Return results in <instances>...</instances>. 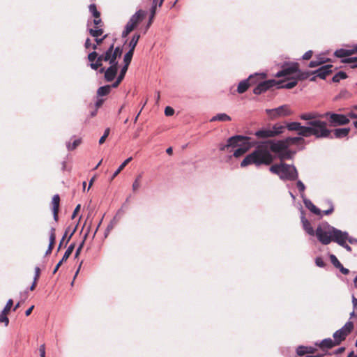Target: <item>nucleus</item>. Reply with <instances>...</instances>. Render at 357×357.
<instances>
[{"label": "nucleus", "instance_id": "obj_11", "mask_svg": "<svg viewBox=\"0 0 357 357\" xmlns=\"http://www.w3.org/2000/svg\"><path fill=\"white\" fill-rule=\"evenodd\" d=\"M298 67L299 64L296 62L284 63L282 66V69L278 72L275 77H281L291 75L298 71Z\"/></svg>", "mask_w": 357, "mask_h": 357}, {"label": "nucleus", "instance_id": "obj_14", "mask_svg": "<svg viewBox=\"0 0 357 357\" xmlns=\"http://www.w3.org/2000/svg\"><path fill=\"white\" fill-rule=\"evenodd\" d=\"M110 66L105 70L104 68L99 70L100 73H104V77L107 82H112L116 77L118 72V65L110 63Z\"/></svg>", "mask_w": 357, "mask_h": 357}, {"label": "nucleus", "instance_id": "obj_12", "mask_svg": "<svg viewBox=\"0 0 357 357\" xmlns=\"http://www.w3.org/2000/svg\"><path fill=\"white\" fill-rule=\"evenodd\" d=\"M269 116L271 118H278L280 116H287L291 115L293 112L290 109V107L287 105H283L278 107V108L270 109L267 111Z\"/></svg>", "mask_w": 357, "mask_h": 357}, {"label": "nucleus", "instance_id": "obj_6", "mask_svg": "<svg viewBox=\"0 0 357 357\" xmlns=\"http://www.w3.org/2000/svg\"><path fill=\"white\" fill-rule=\"evenodd\" d=\"M324 117L328 118V126L331 127H337L340 126L347 125L350 120L344 114H336L333 112H326Z\"/></svg>", "mask_w": 357, "mask_h": 357}, {"label": "nucleus", "instance_id": "obj_10", "mask_svg": "<svg viewBox=\"0 0 357 357\" xmlns=\"http://www.w3.org/2000/svg\"><path fill=\"white\" fill-rule=\"evenodd\" d=\"M249 139H250V137H244L242 135L233 136L228 139L226 144H220V150L225 151V150L229 149V147L237 146L239 144V143L245 144V142L248 141Z\"/></svg>", "mask_w": 357, "mask_h": 357}, {"label": "nucleus", "instance_id": "obj_51", "mask_svg": "<svg viewBox=\"0 0 357 357\" xmlns=\"http://www.w3.org/2000/svg\"><path fill=\"white\" fill-rule=\"evenodd\" d=\"M55 229L54 228H51L50 229V244L51 245H54V241H55Z\"/></svg>", "mask_w": 357, "mask_h": 357}, {"label": "nucleus", "instance_id": "obj_27", "mask_svg": "<svg viewBox=\"0 0 357 357\" xmlns=\"http://www.w3.org/2000/svg\"><path fill=\"white\" fill-rule=\"evenodd\" d=\"M163 1L164 0H160L158 2V0H153V6L151 8V17H150V20H149L148 26H149L152 23L153 19L155 17L156 6H157L158 3V6L160 7L163 3Z\"/></svg>", "mask_w": 357, "mask_h": 357}, {"label": "nucleus", "instance_id": "obj_43", "mask_svg": "<svg viewBox=\"0 0 357 357\" xmlns=\"http://www.w3.org/2000/svg\"><path fill=\"white\" fill-rule=\"evenodd\" d=\"M102 56H99L95 63L91 62V68L98 70L102 66Z\"/></svg>", "mask_w": 357, "mask_h": 357}, {"label": "nucleus", "instance_id": "obj_1", "mask_svg": "<svg viewBox=\"0 0 357 357\" xmlns=\"http://www.w3.org/2000/svg\"><path fill=\"white\" fill-rule=\"evenodd\" d=\"M324 114L317 112L304 113L299 116L302 120L307 121V128H312L317 133L312 134L316 138H331L332 139L331 130L327 127V122L320 120Z\"/></svg>", "mask_w": 357, "mask_h": 357}, {"label": "nucleus", "instance_id": "obj_64", "mask_svg": "<svg viewBox=\"0 0 357 357\" xmlns=\"http://www.w3.org/2000/svg\"><path fill=\"white\" fill-rule=\"evenodd\" d=\"M121 82H122V80L117 78L116 80L110 86H112V88H116L119 86V85L120 84V83Z\"/></svg>", "mask_w": 357, "mask_h": 357}, {"label": "nucleus", "instance_id": "obj_19", "mask_svg": "<svg viewBox=\"0 0 357 357\" xmlns=\"http://www.w3.org/2000/svg\"><path fill=\"white\" fill-rule=\"evenodd\" d=\"M357 53V46L352 49H339L334 52V55L338 58H344Z\"/></svg>", "mask_w": 357, "mask_h": 357}, {"label": "nucleus", "instance_id": "obj_25", "mask_svg": "<svg viewBox=\"0 0 357 357\" xmlns=\"http://www.w3.org/2000/svg\"><path fill=\"white\" fill-rule=\"evenodd\" d=\"M255 135L257 138H268L275 137V133H273L271 129H264L257 131Z\"/></svg>", "mask_w": 357, "mask_h": 357}, {"label": "nucleus", "instance_id": "obj_63", "mask_svg": "<svg viewBox=\"0 0 357 357\" xmlns=\"http://www.w3.org/2000/svg\"><path fill=\"white\" fill-rule=\"evenodd\" d=\"M340 271L343 273L344 275H347L349 273V269L344 268L342 264L338 268Z\"/></svg>", "mask_w": 357, "mask_h": 357}, {"label": "nucleus", "instance_id": "obj_48", "mask_svg": "<svg viewBox=\"0 0 357 357\" xmlns=\"http://www.w3.org/2000/svg\"><path fill=\"white\" fill-rule=\"evenodd\" d=\"M13 301L12 299H9L7 303H6V306L4 307V308L3 309L2 312L6 313V314H8L9 311L10 310L12 306H13Z\"/></svg>", "mask_w": 357, "mask_h": 357}, {"label": "nucleus", "instance_id": "obj_20", "mask_svg": "<svg viewBox=\"0 0 357 357\" xmlns=\"http://www.w3.org/2000/svg\"><path fill=\"white\" fill-rule=\"evenodd\" d=\"M289 82L284 84V81H277L278 84H277V89H291L295 87L297 85V79L294 77H291V79H288Z\"/></svg>", "mask_w": 357, "mask_h": 357}, {"label": "nucleus", "instance_id": "obj_49", "mask_svg": "<svg viewBox=\"0 0 357 357\" xmlns=\"http://www.w3.org/2000/svg\"><path fill=\"white\" fill-rule=\"evenodd\" d=\"M141 183V176H138L136 179L135 180L133 184H132V190L133 191H136L138 190V188L140 186Z\"/></svg>", "mask_w": 357, "mask_h": 357}, {"label": "nucleus", "instance_id": "obj_39", "mask_svg": "<svg viewBox=\"0 0 357 357\" xmlns=\"http://www.w3.org/2000/svg\"><path fill=\"white\" fill-rule=\"evenodd\" d=\"M347 77V74L344 72L340 71L333 76L332 80L333 82H339L341 79H346Z\"/></svg>", "mask_w": 357, "mask_h": 357}, {"label": "nucleus", "instance_id": "obj_3", "mask_svg": "<svg viewBox=\"0 0 357 357\" xmlns=\"http://www.w3.org/2000/svg\"><path fill=\"white\" fill-rule=\"evenodd\" d=\"M314 234L322 244L328 245L331 241L335 242L342 234V231L324 223L317 227Z\"/></svg>", "mask_w": 357, "mask_h": 357}, {"label": "nucleus", "instance_id": "obj_52", "mask_svg": "<svg viewBox=\"0 0 357 357\" xmlns=\"http://www.w3.org/2000/svg\"><path fill=\"white\" fill-rule=\"evenodd\" d=\"M128 69V66H123V67L121 68L120 74L119 75L118 77L119 79L123 80L124 79L125 75Z\"/></svg>", "mask_w": 357, "mask_h": 357}, {"label": "nucleus", "instance_id": "obj_9", "mask_svg": "<svg viewBox=\"0 0 357 357\" xmlns=\"http://www.w3.org/2000/svg\"><path fill=\"white\" fill-rule=\"evenodd\" d=\"M354 329V324L351 321H348L340 330L333 333V338L335 342L339 345L346 337L351 333Z\"/></svg>", "mask_w": 357, "mask_h": 357}, {"label": "nucleus", "instance_id": "obj_41", "mask_svg": "<svg viewBox=\"0 0 357 357\" xmlns=\"http://www.w3.org/2000/svg\"><path fill=\"white\" fill-rule=\"evenodd\" d=\"M248 147H240V148L237 149L236 150H235V151L234 153V156L236 158H238V157L243 155L244 153H245V152L248 151Z\"/></svg>", "mask_w": 357, "mask_h": 357}, {"label": "nucleus", "instance_id": "obj_13", "mask_svg": "<svg viewBox=\"0 0 357 357\" xmlns=\"http://www.w3.org/2000/svg\"><path fill=\"white\" fill-rule=\"evenodd\" d=\"M277 84H278V82H277V80L275 79H268L266 81L260 82L254 89L253 93L256 95H259L270 89L271 88L276 86Z\"/></svg>", "mask_w": 357, "mask_h": 357}, {"label": "nucleus", "instance_id": "obj_8", "mask_svg": "<svg viewBox=\"0 0 357 357\" xmlns=\"http://www.w3.org/2000/svg\"><path fill=\"white\" fill-rule=\"evenodd\" d=\"M287 128L291 131H297L300 136L309 137L312 134L317 133L312 128H307L301 126V123L291 122L287 124Z\"/></svg>", "mask_w": 357, "mask_h": 357}, {"label": "nucleus", "instance_id": "obj_47", "mask_svg": "<svg viewBox=\"0 0 357 357\" xmlns=\"http://www.w3.org/2000/svg\"><path fill=\"white\" fill-rule=\"evenodd\" d=\"M80 142L81 140L79 139H76L73 141L72 144L70 143L67 144V149L68 150H73L80 144Z\"/></svg>", "mask_w": 357, "mask_h": 357}, {"label": "nucleus", "instance_id": "obj_17", "mask_svg": "<svg viewBox=\"0 0 357 357\" xmlns=\"http://www.w3.org/2000/svg\"><path fill=\"white\" fill-rule=\"evenodd\" d=\"M333 66L331 64L329 65H325L324 66H321V68H318L317 70L314 71H312V73L316 74L317 77H320L321 79H326V76L329 74L332 73Z\"/></svg>", "mask_w": 357, "mask_h": 357}, {"label": "nucleus", "instance_id": "obj_62", "mask_svg": "<svg viewBox=\"0 0 357 357\" xmlns=\"http://www.w3.org/2000/svg\"><path fill=\"white\" fill-rule=\"evenodd\" d=\"M40 268L39 267H36L35 268V275H34V278H33V280L35 282H37L38 278H39V275H40Z\"/></svg>", "mask_w": 357, "mask_h": 357}, {"label": "nucleus", "instance_id": "obj_23", "mask_svg": "<svg viewBox=\"0 0 357 357\" xmlns=\"http://www.w3.org/2000/svg\"><path fill=\"white\" fill-rule=\"evenodd\" d=\"M59 202H60V197H59V195H54V197H52V204L53 216H54V220H56V221H57V220H58Z\"/></svg>", "mask_w": 357, "mask_h": 357}, {"label": "nucleus", "instance_id": "obj_18", "mask_svg": "<svg viewBox=\"0 0 357 357\" xmlns=\"http://www.w3.org/2000/svg\"><path fill=\"white\" fill-rule=\"evenodd\" d=\"M315 345L319 347L324 351H326L327 350L337 346L336 342H335V340L331 338H326L319 343L316 342Z\"/></svg>", "mask_w": 357, "mask_h": 357}, {"label": "nucleus", "instance_id": "obj_61", "mask_svg": "<svg viewBox=\"0 0 357 357\" xmlns=\"http://www.w3.org/2000/svg\"><path fill=\"white\" fill-rule=\"evenodd\" d=\"M39 352L40 357H45V344H42L39 347Z\"/></svg>", "mask_w": 357, "mask_h": 357}, {"label": "nucleus", "instance_id": "obj_50", "mask_svg": "<svg viewBox=\"0 0 357 357\" xmlns=\"http://www.w3.org/2000/svg\"><path fill=\"white\" fill-rule=\"evenodd\" d=\"M324 63H326V61H316V60L312 61L309 63V67L310 68H315V67H317L318 66H320Z\"/></svg>", "mask_w": 357, "mask_h": 357}, {"label": "nucleus", "instance_id": "obj_33", "mask_svg": "<svg viewBox=\"0 0 357 357\" xmlns=\"http://www.w3.org/2000/svg\"><path fill=\"white\" fill-rule=\"evenodd\" d=\"M132 160V157L127 158L116 169L114 173L111 180H113L124 168Z\"/></svg>", "mask_w": 357, "mask_h": 357}, {"label": "nucleus", "instance_id": "obj_30", "mask_svg": "<svg viewBox=\"0 0 357 357\" xmlns=\"http://www.w3.org/2000/svg\"><path fill=\"white\" fill-rule=\"evenodd\" d=\"M297 75H296V77L295 78L296 79H297V82L298 80H305L307 78H309L310 77V75H313L312 73V72L310 71H301L299 69H298V71L296 73Z\"/></svg>", "mask_w": 357, "mask_h": 357}, {"label": "nucleus", "instance_id": "obj_31", "mask_svg": "<svg viewBox=\"0 0 357 357\" xmlns=\"http://www.w3.org/2000/svg\"><path fill=\"white\" fill-rule=\"evenodd\" d=\"M121 54L122 50L119 47H117L115 48V50H113L112 52V60L110 61V63L118 65V63L116 61V58L120 57L121 56Z\"/></svg>", "mask_w": 357, "mask_h": 357}, {"label": "nucleus", "instance_id": "obj_32", "mask_svg": "<svg viewBox=\"0 0 357 357\" xmlns=\"http://www.w3.org/2000/svg\"><path fill=\"white\" fill-rule=\"evenodd\" d=\"M231 121V117L225 113L218 114L217 115L214 116L211 119V121Z\"/></svg>", "mask_w": 357, "mask_h": 357}, {"label": "nucleus", "instance_id": "obj_38", "mask_svg": "<svg viewBox=\"0 0 357 357\" xmlns=\"http://www.w3.org/2000/svg\"><path fill=\"white\" fill-rule=\"evenodd\" d=\"M133 54H134V52H132V50H129L124 56V58H123V62H124V66H129L131 61H132V58L133 56Z\"/></svg>", "mask_w": 357, "mask_h": 357}, {"label": "nucleus", "instance_id": "obj_42", "mask_svg": "<svg viewBox=\"0 0 357 357\" xmlns=\"http://www.w3.org/2000/svg\"><path fill=\"white\" fill-rule=\"evenodd\" d=\"M74 249V246L73 245H70L68 249L66 250L62 259H61V261H64L66 260H67V259L70 257V255H71L73 250Z\"/></svg>", "mask_w": 357, "mask_h": 357}, {"label": "nucleus", "instance_id": "obj_26", "mask_svg": "<svg viewBox=\"0 0 357 357\" xmlns=\"http://www.w3.org/2000/svg\"><path fill=\"white\" fill-rule=\"evenodd\" d=\"M302 223L304 230L310 236H314L315 231L312 227L310 222L306 220L304 217L302 218Z\"/></svg>", "mask_w": 357, "mask_h": 357}, {"label": "nucleus", "instance_id": "obj_16", "mask_svg": "<svg viewBox=\"0 0 357 357\" xmlns=\"http://www.w3.org/2000/svg\"><path fill=\"white\" fill-rule=\"evenodd\" d=\"M93 24L95 25V29H91V36L99 37L102 36L104 33V30L102 29L104 24L100 17H98V19L94 18Z\"/></svg>", "mask_w": 357, "mask_h": 357}, {"label": "nucleus", "instance_id": "obj_44", "mask_svg": "<svg viewBox=\"0 0 357 357\" xmlns=\"http://www.w3.org/2000/svg\"><path fill=\"white\" fill-rule=\"evenodd\" d=\"M91 13L94 18L98 19L100 17V13L97 10L96 6L94 4H91Z\"/></svg>", "mask_w": 357, "mask_h": 357}, {"label": "nucleus", "instance_id": "obj_15", "mask_svg": "<svg viewBox=\"0 0 357 357\" xmlns=\"http://www.w3.org/2000/svg\"><path fill=\"white\" fill-rule=\"evenodd\" d=\"M268 143L270 144L271 145V151L275 153H279L282 151L287 149L288 148V144H287V142H285V140H279L276 142L270 140L268 142Z\"/></svg>", "mask_w": 357, "mask_h": 357}, {"label": "nucleus", "instance_id": "obj_5", "mask_svg": "<svg viewBox=\"0 0 357 357\" xmlns=\"http://www.w3.org/2000/svg\"><path fill=\"white\" fill-rule=\"evenodd\" d=\"M266 73H256L250 75L247 79L241 82L237 88V91L239 93L245 92L250 86L256 84L259 80L266 78Z\"/></svg>", "mask_w": 357, "mask_h": 357}, {"label": "nucleus", "instance_id": "obj_22", "mask_svg": "<svg viewBox=\"0 0 357 357\" xmlns=\"http://www.w3.org/2000/svg\"><path fill=\"white\" fill-rule=\"evenodd\" d=\"M316 351L317 349L313 347L299 346L296 349V354L299 356H303L305 354H313Z\"/></svg>", "mask_w": 357, "mask_h": 357}, {"label": "nucleus", "instance_id": "obj_40", "mask_svg": "<svg viewBox=\"0 0 357 357\" xmlns=\"http://www.w3.org/2000/svg\"><path fill=\"white\" fill-rule=\"evenodd\" d=\"M284 129V127L282 125H280V124H275L273 126V128L271 129V130L273 132V133H275V136L280 135V133H282L283 132V130Z\"/></svg>", "mask_w": 357, "mask_h": 357}, {"label": "nucleus", "instance_id": "obj_34", "mask_svg": "<svg viewBox=\"0 0 357 357\" xmlns=\"http://www.w3.org/2000/svg\"><path fill=\"white\" fill-rule=\"evenodd\" d=\"M114 48V45H112L106 51V52L101 55L100 56H102V61H109L110 63V61L112 60V52Z\"/></svg>", "mask_w": 357, "mask_h": 357}, {"label": "nucleus", "instance_id": "obj_24", "mask_svg": "<svg viewBox=\"0 0 357 357\" xmlns=\"http://www.w3.org/2000/svg\"><path fill=\"white\" fill-rule=\"evenodd\" d=\"M340 237L337 238L335 243L344 248L347 251L351 252V248L346 243L347 239H349V234L347 232L342 231Z\"/></svg>", "mask_w": 357, "mask_h": 357}, {"label": "nucleus", "instance_id": "obj_35", "mask_svg": "<svg viewBox=\"0 0 357 357\" xmlns=\"http://www.w3.org/2000/svg\"><path fill=\"white\" fill-rule=\"evenodd\" d=\"M285 142H287V144H288V146L291 144H297L303 141V139L301 137H287L285 139Z\"/></svg>", "mask_w": 357, "mask_h": 357}, {"label": "nucleus", "instance_id": "obj_45", "mask_svg": "<svg viewBox=\"0 0 357 357\" xmlns=\"http://www.w3.org/2000/svg\"><path fill=\"white\" fill-rule=\"evenodd\" d=\"M7 314L6 313L3 312L1 311V314H0V323H4V325L6 326H7L8 325V323H9V319L7 317Z\"/></svg>", "mask_w": 357, "mask_h": 357}, {"label": "nucleus", "instance_id": "obj_4", "mask_svg": "<svg viewBox=\"0 0 357 357\" xmlns=\"http://www.w3.org/2000/svg\"><path fill=\"white\" fill-rule=\"evenodd\" d=\"M269 169L282 180L295 181L298 177L296 168L284 162L273 165Z\"/></svg>", "mask_w": 357, "mask_h": 357}, {"label": "nucleus", "instance_id": "obj_2", "mask_svg": "<svg viewBox=\"0 0 357 357\" xmlns=\"http://www.w3.org/2000/svg\"><path fill=\"white\" fill-rule=\"evenodd\" d=\"M273 161V156L269 151L263 146H258L254 151L248 154L241 162V166L245 167L249 165L260 166L269 165Z\"/></svg>", "mask_w": 357, "mask_h": 357}, {"label": "nucleus", "instance_id": "obj_56", "mask_svg": "<svg viewBox=\"0 0 357 357\" xmlns=\"http://www.w3.org/2000/svg\"><path fill=\"white\" fill-rule=\"evenodd\" d=\"M165 114L167 116H172L174 114V109L172 107L167 106L165 109Z\"/></svg>", "mask_w": 357, "mask_h": 357}, {"label": "nucleus", "instance_id": "obj_28", "mask_svg": "<svg viewBox=\"0 0 357 357\" xmlns=\"http://www.w3.org/2000/svg\"><path fill=\"white\" fill-rule=\"evenodd\" d=\"M305 206L313 213L320 215L321 211L311 201L305 200L304 202Z\"/></svg>", "mask_w": 357, "mask_h": 357}, {"label": "nucleus", "instance_id": "obj_7", "mask_svg": "<svg viewBox=\"0 0 357 357\" xmlns=\"http://www.w3.org/2000/svg\"><path fill=\"white\" fill-rule=\"evenodd\" d=\"M146 13L142 10H138L134 15L132 16L129 22L127 23L125 30L123 32V37L127 36L137 24L143 20L145 17Z\"/></svg>", "mask_w": 357, "mask_h": 357}, {"label": "nucleus", "instance_id": "obj_55", "mask_svg": "<svg viewBox=\"0 0 357 357\" xmlns=\"http://www.w3.org/2000/svg\"><path fill=\"white\" fill-rule=\"evenodd\" d=\"M315 263L316 265L319 267L323 268L326 266V264L321 257H317L315 259Z\"/></svg>", "mask_w": 357, "mask_h": 357}, {"label": "nucleus", "instance_id": "obj_29", "mask_svg": "<svg viewBox=\"0 0 357 357\" xmlns=\"http://www.w3.org/2000/svg\"><path fill=\"white\" fill-rule=\"evenodd\" d=\"M112 86L110 85H105L100 87L97 91V96L102 97L108 95L111 91Z\"/></svg>", "mask_w": 357, "mask_h": 357}, {"label": "nucleus", "instance_id": "obj_57", "mask_svg": "<svg viewBox=\"0 0 357 357\" xmlns=\"http://www.w3.org/2000/svg\"><path fill=\"white\" fill-rule=\"evenodd\" d=\"M104 102H105L104 98H98L95 103V107H96V109L101 107L102 105H103Z\"/></svg>", "mask_w": 357, "mask_h": 357}, {"label": "nucleus", "instance_id": "obj_46", "mask_svg": "<svg viewBox=\"0 0 357 357\" xmlns=\"http://www.w3.org/2000/svg\"><path fill=\"white\" fill-rule=\"evenodd\" d=\"M330 259L331 263L335 268H338L342 265V264L334 255H331Z\"/></svg>", "mask_w": 357, "mask_h": 357}, {"label": "nucleus", "instance_id": "obj_37", "mask_svg": "<svg viewBox=\"0 0 357 357\" xmlns=\"http://www.w3.org/2000/svg\"><path fill=\"white\" fill-rule=\"evenodd\" d=\"M139 38H140L139 34H135L133 36V37L132 38V39L129 43L130 50H132V52H134L135 48L139 41Z\"/></svg>", "mask_w": 357, "mask_h": 357}, {"label": "nucleus", "instance_id": "obj_59", "mask_svg": "<svg viewBox=\"0 0 357 357\" xmlns=\"http://www.w3.org/2000/svg\"><path fill=\"white\" fill-rule=\"evenodd\" d=\"M312 55H313V52L312 50H309L303 54V59L309 60L312 58Z\"/></svg>", "mask_w": 357, "mask_h": 357}, {"label": "nucleus", "instance_id": "obj_54", "mask_svg": "<svg viewBox=\"0 0 357 357\" xmlns=\"http://www.w3.org/2000/svg\"><path fill=\"white\" fill-rule=\"evenodd\" d=\"M342 63H357V57L345 58L342 60Z\"/></svg>", "mask_w": 357, "mask_h": 357}, {"label": "nucleus", "instance_id": "obj_53", "mask_svg": "<svg viewBox=\"0 0 357 357\" xmlns=\"http://www.w3.org/2000/svg\"><path fill=\"white\" fill-rule=\"evenodd\" d=\"M106 37H107V35L103 36V37L101 38H99L98 37H95L96 38L95 41H96V44L93 45V49H96L97 45H100L102 43V41L106 38Z\"/></svg>", "mask_w": 357, "mask_h": 357}, {"label": "nucleus", "instance_id": "obj_58", "mask_svg": "<svg viewBox=\"0 0 357 357\" xmlns=\"http://www.w3.org/2000/svg\"><path fill=\"white\" fill-rule=\"evenodd\" d=\"M104 102H105L104 98H98L95 103V107H96V109L101 107L102 105H103Z\"/></svg>", "mask_w": 357, "mask_h": 357}, {"label": "nucleus", "instance_id": "obj_21", "mask_svg": "<svg viewBox=\"0 0 357 357\" xmlns=\"http://www.w3.org/2000/svg\"><path fill=\"white\" fill-rule=\"evenodd\" d=\"M331 130L332 131L331 134L333 133V136H332V138H333V137H334L335 138L341 139V138H344V137H346L348 136V135L350 132V128H336V129Z\"/></svg>", "mask_w": 357, "mask_h": 357}, {"label": "nucleus", "instance_id": "obj_60", "mask_svg": "<svg viewBox=\"0 0 357 357\" xmlns=\"http://www.w3.org/2000/svg\"><path fill=\"white\" fill-rule=\"evenodd\" d=\"M297 188L300 192H304L305 190V185L301 181H298L296 183Z\"/></svg>", "mask_w": 357, "mask_h": 357}, {"label": "nucleus", "instance_id": "obj_36", "mask_svg": "<svg viewBox=\"0 0 357 357\" xmlns=\"http://www.w3.org/2000/svg\"><path fill=\"white\" fill-rule=\"evenodd\" d=\"M291 155V152L286 149L278 153V158L282 162L284 160L290 159Z\"/></svg>", "mask_w": 357, "mask_h": 357}]
</instances>
